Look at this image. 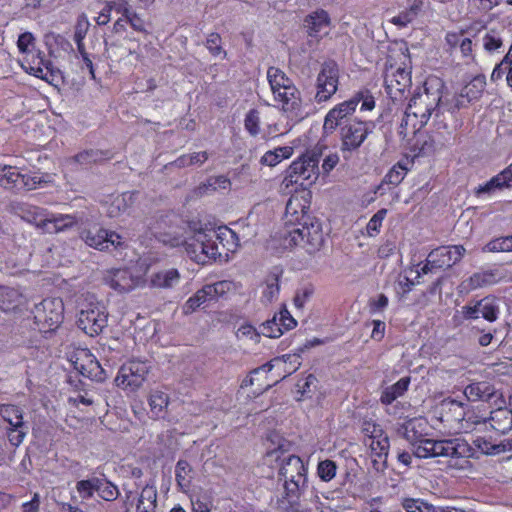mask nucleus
I'll use <instances>...</instances> for the list:
<instances>
[{
	"label": "nucleus",
	"mask_w": 512,
	"mask_h": 512,
	"mask_svg": "<svg viewBox=\"0 0 512 512\" xmlns=\"http://www.w3.org/2000/svg\"><path fill=\"white\" fill-rule=\"evenodd\" d=\"M427 422L422 418H413L403 424L405 438L414 446V455L418 458L446 457L450 467L465 470L471 467L470 458L474 449L463 438L434 440L427 438Z\"/></svg>",
	"instance_id": "1"
},
{
	"label": "nucleus",
	"mask_w": 512,
	"mask_h": 512,
	"mask_svg": "<svg viewBox=\"0 0 512 512\" xmlns=\"http://www.w3.org/2000/svg\"><path fill=\"white\" fill-rule=\"evenodd\" d=\"M442 87L443 84L439 83V87L432 89L426 82L422 91L413 94L399 126L400 135L404 138L411 134L416 135L428 123L433 113L435 120L439 118Z\"/></svg>",
	"instance_id": "2"
},
{
	"label": "nucleus",
	"mask_w": 512,
	"mask_h": 512,
	"mask_svg": "<svg viewBox=\"0 0 512 512\" xmlns=\"http://www.w3.org/2000/svg\"><path fill=\"white\" fill-rule=\"evenodd\" d=\"M239 247L238 235L227 226H219L210 231L207 241H198L190 244L187 253L197 263H205L207 260L228 258Z\"/></svg>",
	"instance_id": "3"
},
{
	"label": "nucleus",
	"mask_w": 512,
	"mask_h": 512,
	"mask_svg": "<svg viewBox=\"0 0 512 512\" xmlns=\"http://www.w3.org/2000/svg\"><path fill=\"white\" fill-rule=\"evenodd\" d=\"M361 103L360 111H372L375 106V98L371 90L367 87H362L354 92L351 98L335 105L328 111L325 116L323 129L327 133H332L337 127L341 128L343 123L350 121L357 106Z\"/></svg>",
	"instance_id": "4"
},
{
	"label": "nucleus",
	"mask_w": 512,
	"mask_h": 512,
	"mask_svg": "<svg viewBox=\"0 0 512 512\" xmlns=\"http://www.w3.org/2000/svg\"><path fill=\"white\" fill-rule=\"evenodd\" d=\"M184 218L170 211L153 217L148 224L151 235L159 242L170 247L185 246L187 250L186 228L181 225Z\"/></svg>",
	"instance_id": "5"
},
{
	"label": "nucleus",
	"mask_w": 512,
	"mask_h": 512,
	"mask_svg": "<svg viewBox=\"0 0 512 512\" xmlns=\"http://www.w3.org/2000/svg\"><path fill=\"white\" fill-rule=\"evenodd\" d=\"M283 238L286 247L301 246L309 254L319 251L324 244L322 225L316 217L308 218L307 221L286 229Z\"/></svg>",
	"instance_id": "6"
},
{
	"label": "nucleus",
	"mask_w": 512,
	"mask_h": 512,
	"mask_svg": "<svg viewBox=\"0 0 512 512\" xmlns=\"http://www.w3.org/2000/svg\"><path fill=\"white\" fill-rule=\"evenodd\" d=\"M319 154L305 153L294 160L286 170L284 183L286 187L299 186L304 191L318 179Z\"/></svg>",
	"instance_id": "7"
},
{
	"label": "nucleus",
	"mask_w": 512,
	"mask_h": 512,
	"mask_svg": "<svg viewBox=\"0 0 512 512\" xmlns=\"http://www.w3.org/2000/svg\"><path fill=\"white\" fill-rule=\"evenodd\" d=\"M280 479L284 481L285 497L289 502L298 499L307 483V468L297 455H289L282 460L279 469Z\"/></svg>",
	"instance_id": "8"
},
{
	"label": "nucleus",
	"mask_w": 512,
	"mask_h": 512,
	"mask_svg": "<svg viewBox=\"0 0 512 512\" xmlns=\"http://www.w3.org/2000/svg\"><path fill=\"white\" fill-rule=\"evenodd\" d=\"M374 129L373 121H364L357 117L343 123L339 128L340 150L343 157L347 159L348 154L357 151Z\"/></svg>",
	"instance_id": "9"
},
{
	"label": "nucleus",
	"mask_w": 512,
	"mask_h": 512,
	"mask_svg": "<svg viewBox=\"0 0 512 512\" xmlns=\"http://www.w3.org/2000/svg\"><path fill=\"white\" fill-rule=\"evenodd\" d=\"M64 303L61 298H45L32 310L34 323L41 333L55 331L64 320Z\"/></svg>",
	"instance_id": "10"
},
{
	"label": "nucleus",
	"mask_w": 512,
	"mask_h": 512,
	"mask_svg": "<svg viewBox=\"0 0 512 512\" xmlns=\"http://www.w3.org/2000/svg\"><path fill=\"white\" fill-rule=\"evenodd\" d=\"M411 84V69L408 64L405 61L398 64L388 59L384 71V87L387 95L393 101L400 100Z\"/></svg>",
	"instance_id": "11"
},
{
	"label": "nucleus",
	"mask_w": 512,
	"mask_h": 512,
	"mask_svg": "<svg viewBox=\"0 0 512 512\" xmlns=\"http://www.w3.org/2000/svg\"><path fill=\"white\" fill-rule=\"evenodd\" d=\"M339 84V64L333 59L325 60L316 77L314 101L317 104L328 102L338 91Z\"/></svg>",
	"instance_id": "12"
},
{
	"label": "nucleus",
	"mask_w": 512,
	"mask_h": 512,
	"mask_svg": "<svg viewBox=\"0 0 512 512\" xmlns=\"http://www.w3.org/2000/svg\"><path fill=\"white\" fill-rule=\"evenodd\" d=\"M46 181L38 173H23L12 165H0V186L9 191H30L42 186Z\"/></svg>",
	"instance_id": "13"
},
{
	"label": "nucleus",
	"mask_w": 512,
	"mask_h": 512,
	"mask_svg": "<svg viewBox=\"0 0 512 512\" xmlns=\"http://www.w3.org/2000/svg\"><path fill=\"white\" fill-rule=\"evenodd\" d=\"M231 287L232 283L226 280L204 285L185 301L182 306L183 314L189 315L199 308L205 309L229 292Z\"/></svg>",
	"instance_id": "14"
},
{
	"label": "nucleus",
	"mask_w": 512,
	"mask_h": 512,
	"mask_svg": "<svg viewBox=\"0 0 512 512\" xmlns=\"http://www.w3.org/2000/svg\"><path fill=\"white\" fill-rule=\"evenodd\" d=\"M231 287L232 283L226 280L204 285L185 301L182 306L183 314L189 315L199 308L205 309L229 292Z\"/></svg>",
	"instance_id": "15"
},
{
	"label": "nucleus",
	"mask_w": 512,
	"mask_h": 512,
	"mask_svg": "<svg viewBox=\"0 0 512 512\" xmlns=\"http://www.w3.org/2000/svg\"><path fill=\"white\" fill-rule=\"evenodd\" d=\"M150 371L148 361L139 359H131L121 365L115 378L117 387L131 392L137 391L143 383Z\"/></svg>",
	"instance_id": "16"
},
{
	"label": "nucleus",
	"mask_w": 512,
	"mask_h": 512,
	"mask_svg": "<svg viewBox=\"0 0 512 512\" xmlns=\"http://www.w3.org/2000/svg\"><path fill=\"white\" fill-rule=\"evenodd\" d=\"M464 252L462 245L440 246L428 254L418 275L448 269L462 259Z\"/></svg>",
	"instance_id": "17"
},
{
	"label": "nucleus",
	"mask_w": 512,
	"mask_h": 512,
	"mask_svg": "<svg viewBox=\"0 0 512 512\" xmlns=\"http://www.w3.org/2000/svg\"><path fill=\"white\" fill-rule=\"evenodd\" d=\"M73 368L82 376L97 382L106 379V372L87 348L75 349L69 358Z\"/></svg>",
	"instance_id": "18"
},
{
	"label": "nucleus",
	"mask_w": 512,
	"mask_h": 512,
	"mask_svg": "<svg viewBox=\"0 0 512 512\" xmlns=\"http://www.w3.org/2000/svg\"><path fill=\"white\" fill-rule=\"evenodd\" d=\"M108 323L106 308L100 303H89L78 315L77 325L89 336L99 335Z\"/></svg>",
	"instance_id": "19"
},
{
	"label": "nucleus",
	"mask_w": 512,
	"mask_h": 512,
	"mask_svg": "<svg viewBox=\"0 0 512 512\" xmlns=\"http://www.w3.org/2000/svg\"><path fill=\"white\" fill-rule=\"evenodd\" d=\"M280 98H274L278 107L286 114L291 121L299 122L304 118L302 99L299 89L293 80H289L279 87Z\"/></svg>",
	"instance_id": "20"
},
{
	"label": "nucleus",
	"mask_w": 512,
	"mask_h": 512,
	"mask_svg": "<svg viewBox=\"0 0 512 512\" xmlns=\"http://www.w3.org/2000/svg\"><path fill=\"white\" fill-rule=\"evenodd\" d=\"M311 198V192L304 190L296 192L290 196L285 209L286 229L296 226V224L302 221H307L308 218L313 217L310 214Z\"/></svg>",
	"instance_id": "21"
},
{
	"label": "nucleus",
	"mask_w": 512,
	"mask_h": 512,
	"mask_svg": "<svg viewBox=\"0 0 512 512\" xmlns=\"http://www.w3.org/2000/svg\"><path fill=\"white\" fill-rule=\"evenodd\" d=\"M465 417V404L446 398L439 405V420L449 431L461 433V422Z\"/></svg>",
	"instance_id": "22"
},
{
	"label": "nucleus",
	"mask_w": 512,
	"mask_h": 512,
	"mask_svg": "<svg viewBox=\"0 0 512 512\" xmlns=\"http://www.w3.org/2000/svg\"><path fill=\"white\" fill-rule=\"evenodd\" d=\"M297 321L284 306L279 312L275 313L272 319H268L261 324V334L268 338H279L285 332L294 329Z\"/></svg>",
	"instance_id": "23"
},
{
	"label": "nucleus",
	"mask_w": 512,
	"mask_h": 512,
	"mask_svg": "<svg viewBox=\"0 0 512 512\" xmlns=\"http://www.w3.org/2000/svg\"><path fill=\"white\" fill-rule=\"evenodd\" d=\"M20 62L25 71L40 79H47L52 72L51 60L44 52L37 49L23 54Z\"/></svg>",
	"instance_id": "24"
},
{
	"label": "nucleus",
	"mask_w": 512,
	"mask_h": 512,
	"mask_svg": "<svg viewBox=\"0 0 512 512\" xmlns=\"http://www.w3.org/2000/svg\"><path fill=\"white\" fill-rule=\"evenodd\" d=\"M20 62L25 71L40 79H47L52 72L51 60L44 52L37 49L23 54Z\"/></svg>",
	"instance_id": "25"
},
{
	"label": "nucleus",
	"mask_w": 512,
	"mask_h": 512,
	"mask_svg": "<svg viewBox=\"0 0 512 512\" xmlns=\"http://www.w3.org/2000/svg\"><path fill=\"white\" fill-rule=\"evenodd\" d=\"M104 283L117 293L124 294L137 286V278L128 268H112L105 272Z\"/></svg>",
	"instance_id": "26"
},
{
	"label": "nucleus",
	"mask_w": 512,
	"mask_h": 512,
	"mask_svg": "<svg viewBox=\"0 0 512 512\" xmlns=\"http://www.w3.org/2000/svg\"><path fill=\"white\" fill-rule=\"evenodd\" d=\"M330 26L331 18L323 9L309 13L304 19L307 35L316 41H320L329 34Z\"/></svg>",
	"instance_id": "27"
},
{
	"label": "nucleus",
	"mask_w": 512,
	"mask_h": 512,
	"mask_svg": "<svg viewBox=\"0 0 512 512\" xmlns=\"http://www.w3.org/2000/svg\"><path fill=\"white\" fill-rule=\"evenodd\" d=\"M484 427L486 431H492L496 435L508 433L512 429V410L507 407L492 410L484 421Z\"/></svg>",
	"instance_id": "28"
},
{
	"label": "nucleus",
	"mask_w": 512,
	"mask_h": 512,
	"mask_svg": "<svg viewBox=\"0 0 512 512\" xmlns=\"http://www.w3.org/2000/svg\"><path fill=\"white\" fill-rule=\"evenodd\" d=\"M87 243L100 251L109 250L111 247L117 249L126 246L120 234L104 228H100L94 235H88Z\"/></svg>",
	"instance_id": "29"
},
{
	"label": "nucleus",
	"mask_w": 512,
	"mask_h": 512,
	"mask_svg": "<svg viewBox=\"0 0 512 512\" xmlns=\"http://www.w3.org/2000/svg\"><path fill=\"white\" fill-rule=\"evenodd\" d=\"M364 431L370 432L369 435L371 441L369 446L372 451V455L377 457L379 460L385 461L389 452V438L384 431L376 424H368L364 428Z\"/></svg>",
	"instance_id": "30"
},
{
	"label": "nucleus",
	"mask_w": 512,
	"mask_h": 512,
	"mask_svg": "<svg viewBox=\"0 0 512 512\" xmlns=\"http://www.w3.org/2000/svg\"><path fill=\"white\" fill-rule=\"evenodd\" d=\"M504 279V274L499 269H487L473 273L463 283L469 290H476L495 285Z\"/></svg>",
	"instance_id": "31"
},
{
	"label": "nucleus",
	"mask_w": 512,
	"mask_h": 512,
	"mask_svg": "<svg viewBox=\"0 0 512 512\" xmlns=\"http://www.w3.org/2000/svg\"><path fill=\"white\" fill-rule=\"evenodd\" d=\"M512 188V163L508 165L497 175L493 176L489 181L480 185L476 191L478 195L484 193H492L496 190Z\"/></svg>",
	"instance_id": "32"
},
{
	"label": "nucleus",
	"mask_w": 512,
	"mask_h": 512,
	"mask_svg": "<svg viewBox=\"0 0 512 512\" xmlns=\"http://www.w3.org/2000/svg\"><path fill=\"white\" fill-rule=\"evenodd\" d=\"M137 192L127 191L116 196H112L107 203V214L109 217H118L121 214L127 213L133 206L136 199Z\"/></svg>",
	"instance_id": "33"
},
{
	"label": "nucleus",
	"mask_w": 512,
	"mask_h": 512,
	"mask_svg": "<svg viewBox=\"0 0 512 512\" xmlns=\"http://www.w3.org/2000/svg\"><path fill=\"white\" fill-rule=\"evenodd\" d=\"M464 395L469 401L490 402L495 397L496 390L489 382H474L465 387Z\"/></svg>",
	"instance_id": "34"
},
{
	"label": "nucleus",
	"mask_w": 512,
	"mask_h": 512,
	"mask_svg": "<svg viewBox=\"0 0 512 512\" xmlns=\"http://www.w3.org/2000/svg\"><path fill=\"white\" fill-rule=\"evenodd\" d=\"M170 398L161 390H152L148 397L150 417L154 420L165 419Z\"/></svg>",
	"instance_id": "35"
},
{
	"label": "nucleus",
	"mask_w": 512,
	"mask_h": 512,
	"mask_svg": "<svg viewBox=\"0 0 512 512\" xmlns=\"http://www.w3.org/2000/svg\"><path fill=\"white\" fill-rule=\"evenodd\" d=\"M283 275V269L280 266H274L267 274L262 291V298L268 302L276 299L280 292V279Z\"/></svg>",
	"instance_id": "36"
},
{
	"label": "nucleus",
	"mask_w": 512,
	"mask_h": 512,
	"mask_svg": "<svg viewBox=\"0 0 512 512\" xmlns=\"http://www.w3.org/2000/svg\"><path fill=\"white\" fill-rule=\"evenodd\" d=\"M410 383V376L400 378L396 383L386 387L381 392L380 402L383 405L392 404L397 398L403 396L408 391Z\"/></svg>",
	"instance_id": "37"
},
{
	"label": "nucleus",
	"mask_w": 512,
	"mask_h": 512,
	"mask_svg": "<svg viewBox=\"0 0 512 512\" xmlns=\"http://www.w3.org/2000/svg\"><path fill=\"white\" fill-rule=\"evenodd\" d=\"M112 158L113 153L110 150L89 149L76 154L74 160L81 165H90L105 162Z\"/></svg>",
	"instance_id": "38"
},
{
	"label": "nucleus",
	"mask_w": 512,
	"mask_h": 512,
	"mask_svg": "<svg viewBox=\"0 0 512 512\" xmlns=\"http://www.w3.org/2000/svg\"><path fill=\"white\" fill-rule=\"evenodd\" d=\"M180 280V274L177 269L171 268L156 272L150 277V284L156 288H171Z\"/></svg>",
	"instance_id": "39"
},
{
	"label": "nucleus",
	"mask_w": 512,
	"mask_h": 512,
	"mask_svg": "<svg viewBox=\"0 0 512 512\" xmlns=\"http://www.w3.org/2000/svg\"><path fill=\"white\" fill-rule=\"evenodd\" d=\"M478 309L482 317L488 322H495L500 314L498 300L495 296L489 295L478 301Z\"/></svg>",
	"instance_id": "40"
},
{
	"label": "nucleus",
	"mask_w": 512,
	"mask_h": 512,
	"mask_svg": "<svg viewBox=\"0 0 512 512\" xmlns=\"http://www.w3.org/2000/svg\"><path fill=\"white\" fill-rule=\"evenodd\" d=\"M175 479L183 492H188L192 483V467L188 461L180 459L175 467Z\"/></svg>",
	"instance_id": "41"
},
{
	"label": "nucleus",
	"mask_w": 512,
	"mask_h": 512,
	"mask_svg": "<svg viewBox=\"0 0 512 512\" xmlns=\"http://www.w3.org/2000/svg\"><path fill=\"white\" fill-rule=\"evenodd\" d=\"M186 228V236L192 235L193 242L190 244H196L198 241H207L210 232L206 233L204 224L199 217H193L191 219H184V223H181Z\"/></svg>",
	"instance_id": "42"
},
{
	"label": "nucleus",
	"mask_w": 512,
	"mask_h": 512,
	"mask_svg": "<svg viewBox=\"0 0 512 512\" xmlns=\"http://www.w3.org/2000/svg\"><path fill=\"white\" fill-rule=\"evenodd\" d=\"M291 80L284 71L278 67L271 66L267 70V81L269 83L273 98H280L279 87Z\"/></svg>",
	"instance_id": "43"
},
{
	"label": "nucleus",
	"mask_w": 512,
	"mask_h": 512,
	"mask_svg": "<svg viewBox=\"0 0 512 512\" xmlns=\"http://www.w3.org/2000/svg\"><path fill=\"white\" fill-rule=\"evenodd\" d=\"M1 418L12 427H22L23 411L22 409L14 404H4L0 407Z\"/></svg>",
	"instance_id": "44"
},
{
	"label": "nucleus",
	"mask_w": 512,
	"mask_h": 512,
	"mask_svg": "<svg viewBox=\"0 0 512 512\" xmlns=\"http://www.w3.org/2000/svg\"><path fill=\"white\" fill-rule=\"evenodd\" d=\"M484 421H486V417L481 415L476 408L465 404V417L461 422V433L473 431L478 425H484Z\"/></svg>",
	"instance_id": "45"
},
{
	"label": "nucleus",
	"mask_w": 512,
	"mask_h": 512,
	"mask_svg": "<svg viewBox=\"0 0 512 512\" xmlns=\"http://www.w3.org/2000/svg\"><path fill=\"white\" fill-rule=\"evenodd\" d=\"M293 154V148L290 146H283L275 148L274 150L267 151L261 157V164L274 167L281 161L288 159Z\"/></svg>",
	"instance_id": "46"
},
{
	"label": "nucleus",
	"mask_w": 512,
	"mask_h": 512,
	"mask_svg": "<svg viewBox=\"0 0 512 512\" xmlns=\"http://www.w3.org/2000/svg\"><path fill=\"white\" fill-rule=\"evenodd\" d=\"M47 212V209L34 205H26L21 208V217L24 221L33 224L39 229L43 221L46 220Z\"/></svg>",
	"instance_id": "47"
},
{
	"label": "nucleus",
	"mask_w": 512,
	"mask_h": 512,
	"mask_svg": "<svg viewBox=\"0 0 512 512\" xmlns=\"http://www.w3.org/2000/svg\"><path fill=\"white\" fill-rule=\"evenodd\" d=\"M286 365V361L283 358H274L271 361L267 362L266 364L262 365L261 367H258L254 369L250 375H248L241 384V387L251 386L254 384V381L257 376L262 374H268L271 372L275 367L281 368L282 366Z\"/></svg>",
	"instance_id": "48"
},
{
	"label": "nucleus",
	"mask_w": 512,
	"mask_h": 512,
	"mask_svg": "<svg viewBox=\"0 0 512 512\" xmlns=\"http://www.w3.org/2000/svg\"><path fill=\"white\" fill-rule=\"evenodd\" d=\"M157 506V493L152 487H145L140 493L137 512H155Z\"/></svg>",
	"instance_id": "49"
},
{
	"label": "nucleus",
	"mask_w": 512,
	"mask_h": 512,
	"mask_svg": "<svg viewBox=\"0 0 512 512\" xmlns=\"http://www.w3.org/2000/svg\"><path fill=\"white\" fill-rule=\"evenodd\" d=\"M1 298V308L4 311H10L16 309L22 303L23 295L18 289L4 287L1 291Z\"/></svg>",
	"instance_id": "50"
},
{
	"label": "nucleus",
	"mask_w": 512,
	"mask_h": 512,
	"mask_svg": "<svg viewBox=\"0 0 512 512\" xmlns=\"http://www.w3.org/2000/svg\"><path fill=\"white\" fill-rule=\"evenodd\" d=\"M98 483H100V478L98 477L80 480L76 483V490L82 499L88 500L94 496Z\"/></svg>",
	"instance_id": "51"
},
{
	"label": "nucleus",
	"mask_w": 512,
	"mask_h": 512,
	"mask_svg": "<svg viewBox=\"0 0 512 512\" xmlns=\"http://www.w3.org/2000/svg\"><path fill=\"white\" fill-rule=\"evenodd\" d=\"M407 171L408 169L406 168V166L398 162L395 165H393L392 168L385 175L383 183L395 187L403 181L407 174Z\"/></svg>",
	"instance_id": "52"
},
{
	"label": "nucleus",
	"mask_w": 512,
	"mask_h": 512,
	"mask_svg": "<svg viewBox=\"0 0 512 512\" xmlns=\"http://www.w3.org/2000/svg\"><path fill=\"white\" fill-rule=\"evenodd\" d=\"M488 252H512V235L490 240L484 248Z\"/></svg>",
	"instance_id": "53"
},
{
	"label": "nucleus",
	"mask_w": 512,
	"mask_h": 512,
	"mask_svg": "<svg viewBox=\"0 0 512 512\" xmlns=\"http://www.w3.org/2000/svg\"><path fill=\"white\" fill-rule=\"evenodd\" d=\"M98 496L105 501H113L119 496V490L112 482L100 478V483L97 484L96 490Z\"/></svg>",
	"instance_id": "54"
},
{
	"label": "nucleus",
	"mask_w": 512,
	"mask_h": 512,
	"mask_svg": "<svg viewBox=\"0 0 512 512\" xmlns=\"http://www.w3.org/2000/svg\"><path fill=\"white\" fill-rule=\"evenodd\" d=\"M245 130L253 137L260 132V113L257 109H250L244 119Z\"/></svg>",
	"instance_id": "55"
},
{
	"label": "nucleus",
	"mask_w": 512,
	"mask_h": 512,
	"mask_svg": "<svg viewBox=\"0 0 512 512\" xmlns=\"http://www.w3.org/2000/svg\"><path fill=\"white\" fill-rule=\"evenodd\" d=\"M337 472V465L333 460L326 459L320 461L317 465V474L319 478L324 482L331 481Z\"/></svg>",
	"instance_id": "56"
},
{
	"label": "nucleus",
	"mask_w": 512,
	"mask_h": 512,
	"mask_svg": "<svg viewBox=\"0 0 512 512\" xmlns=\"http://www.w3.org/2000/svg\"><path fill=\"white\" fill-rule=\"evenodd\" d=\"M128 25L135 31L144 35L149 33L146 21L132 8L124 15Z\"/></svg>",
	"instance_id": "57"
},
{
	"label": "nucleus",
	"mask_w": 512,
	"mask_h": 512,
	"mask_svg": "<svg viewBox=\"0 0 512 512\" xmlns=\"http://www.w3.org/2000/svg\"><path fill=\"white\" fill-rule=\"evenodd\" d=\"M475 444L483 453H485L487 455H497V454L505 451L504 444H501V443L495 444V443H492V441H490L486 438H483V437H478L475 440Z\"/></svg>",
	"instance_id": "58"
},
{
	"label": "nucleus",
	"mask_w": 512,
	"mask_h": 512,
	"mask_svg": "<svg viewBox=\"0 0 512 512\" xmlns=\"http://www.w3.org/2000/svg\"><path fill=\"white\" fill-rule=\"evenodd\" d=\"M205 46L209 50L211 55L216 57L223 54V57H226V51H224L222 48V39L218 33H210L206 38Z\"/></svg>",
	"instance_id": "59"
},
{
	"label": "nucleus",
	"mask_w": 512,
	"mask_h": 512,
	"mask_svg": "<svg viewBox=\"0 0 512 512\" xmlns=\"http://www.w3.org/2000/svg\"><path fill=\"white\" fill-rule=\"evenodd\" d=\"M387 214V209L382 208L378 210L369 220L366 226L367 234L369 236H375L380 232L382 222Z\"/></svg>",
	"instance_id": "60"
},
{
	"label": "nucleus",
	"mask_w": 512,
	"mask_h": 512,
	"mask_svg": "<svg viewBox=\"0 0 512 512\" xmlns=\"http://www.w3.org/2000/svg\"><path fill=\"white\" fill-rule=\"evenodd\" d=\"M17 47L21 55L32 51L35 48V37L31 32H24L19 35L17 40Z\"/></svg>",
	"instance_id": "61"
},
{
	"label": "nucleus",
	"mask_w": 512,
	"mask_h": 512,
	"mask_svg": "<svg viewBox=\"0 0 512 512\" xmlns=\"http://www.w3.org/2000/svg\"><path fill=\"white\" fill-rule=\"evenodd\" d=\"M52 220L56 225L58 232H63L72 228L77 223L76 218L68 214H53Z\"/></svg>",
	"instance_id": "62"
},
{
	"label": "nucleus",
	"mask_w": 512,
	"mask_h": 512,
	"mask_svg": "<svg viewBox=\"0 0 512 512\" xmlns=\"http://www.w3.org/2000/svg\"><path fill=\"white\" fill-rule=\"evenodd\" d=\"M261 335V331L258 332L257 329L251 324L241 325L236 332L238 339H251L256 343L259 342Z\"/></svg>",
	"instance_id": "63"
},
{
	"label": "nucleus",
	"mask_w": 512,
	"mask_h": 512,
	"mask_svg": "<svg viewBox=\"0 0 512 512\" xmlns=\"http://www.w3.org/2000/svg\"><path fill=\"white\" fill-rule=\"evenodd\" d=\"M25 425L22 427H12L9 426L7 428V437L11 445L18 447L24 440L26 436Z\"/></svg>",
	"instance_id": "64"
}]
</instances>
